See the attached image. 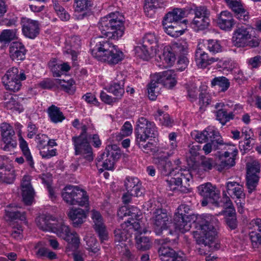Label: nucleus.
Segmentation results:
<instances>
[{
  "mask_svg": "<svg viewBox=\"0 0 261 261\" xmlns=\"http://www.w3.org/2000/svg\"><path fill=\"white\" fill-rule=\"evenodd\" d=\"M217 23L221 30L229 31L234 27L235 21L230 12L227 11H224L219 14Z\"/></svg>",
  "mask_w": 261,
  "mask_h": 261,
  "instance_id": "29",
  "label": "nucleus"
},
{
  "mask_svg": "<svg viewBox=\"0 0 261 261\" xmlns=\"http://www.w3.org/2000/svg\"><path fill=\"white\" fill-rule=\"evenodd\" d=\"M19 146L22 151L23 155L25 156L27 161L31 167H34V161L31 155L30 150L28 147L27 142L21 136L20 133L19 134Z\"/></svg>",
  "mask_w": 261,
  "mask_h": 261,
  "instance_id": "41",
  "label": "nucleus"
},
{
  "mask_svg": "<svg viewBox=\"0 0 261 261\" xmlns=\"http://www.w3.org/2000/svg\"><path fill=\"white\" fill-rule=\"evenodd\" d=\"M93 228L101 242L108 239V231L100 213L95 210L91 211Z\"/></svg>",
  "mask_w": 261,
  "mask_h": 261,
  "instance_id": "18",
  "label": "nucleus"
},
{
  "mask_svg": "<svg viewBox=\"0 0 261 261\" xmlns=\"http://www.w3.org/2000/svg\"><path fill=\"white\" fill-rule=\"evenodd\" d=\"M160 59L163 60V63L167 64V66H171L175 62V55L170 45L166 46L164 48L163 53Z\"/></svg>",
  "mask_w": 261,
  "mask_h": 261,
  "instance_id": "43",
  "label": "nucleus"
},
{
  "mask_svg": "<svg viewBox=\"0 0 261 261\" xmlns=\"http://www.w3.org/2000/svg\"><path fill=\"white\" fill-rule=\"evenodd\" d=\"M62 197L64 201L70 205L83 206L89 204L87 192L77 186H66L62 190Z\"/></svg>",
  "mask_w": 261,
  "mask_h": 261,
  "instance_id": "7",
  "label": "nucleus"
},
{
  "mask_svg": "<svg viewBox=\"0 0 261 261\" xmlns=\"http://www.w3.org/2000/svg\"><path fill=\"white\" fill-rule=\"evenodd\" d=\"M143 44L147 46L148 45H153V48L159 49V45L158 44V38L154 33H146L143 38Z\"/></svg>",
  "mask_w": 261,
  "mask_h": 261,
  "instance_id": "53",
  "label": "nucleus"
},
{
  "mask_svg": "<svg viewBox=\"0 0 261 261\" xmlns=\"http://www.w3.org/2000/svg\"><path fill=\"white\" fill-rule=\"evenodd\" d=\"M31 177L28 175L23 176L21 183L22 198L24 202L31 204L34 199V191L31 184Z\"/></svg>",
  "mask_w": 261,
  "mask_h": 261,
  "instance_id": "21",
  "label": "nucleus"
},
{
  "mask_svg": "<svg viewBox=\"0 0 261 261\" xmlns=\"http://www.w3.org/2000/svg\"><path fill=\"white\" fill-rule=\"evenodd\" d=\"M147 140V139L139 140V139L136 138V144L143 152L145 153H149L150 152H155V150H154L153 149V143L150 142H147L146 143Z\"/></svg>",
  "mask_w": 261,
  "mask_h": 261,
  "instance_id": "54",
  "label": "nucleus"
},
{
  "mask_svg": "<svg viewBox=\"0 0 261 261\" xmlns=\"http://www.w3.org/2000/svg\"><path fill=\"white\" fill-rule=\"evenodd\" d=\"M186 16V12L182 9L176 8L168 12L164 17L163 25L169 28L170 23L176 24L179 23Z\"/></svg>",
  "mask_w": 261,
  "mask_h": 261,
  "instance_id": "27",
  "label": "nucleus"
},
{
  "mask_svg": "<svg viewBox=\"0 0 261 261\" xmlns=\"http://www.w3.org/2000/svg\"><path fill=\"white\" fill-rule=\"evenodd\" d=\"M258 179V176L247 175V186L249 193L255 189Z\"/></svg>",
  "mask_w": 261,
  "mask_h": 261,
  "instance_id": "61",
  "label": "nucleus"
},
{
  "mask_svg": "<svg viewBox=\"0 0 261 261\" xmlns=\"http://www.w3.org/2000/svg\"><path fill=\"white\" fill-rule=\"evenodd\" d=\"M82 135L79 137H73L72 139L73 142L75 154H81L89 161L93 160L92 148L86 138H84L83 135L85 134L88 129L85 125L81 127Z\"/></svg>",
  "mask_w": 261,
  "mask_h": 261,
  "instance_id": "11",
  "label": "nucleus"
},
{
  "mask_svg": "<svg viewBox=\"0 0 261 261\" xmlns=\"http://www.w3.org/2000/svg\"><path fill=\"white\" fill-rule=\"evenodd\" d=\"M23 100V98L19 97L16 95L11 96L8 101L5 102V107L8 109L12 110L18 113H20L23 110L22 105L20 103Z\"/></svg>",
  "mask_w": 261,
  "mask_h": 261,
  "instance_id": "40",
  "label": "nucleus"
},
{
  "mask_svg": "<svg viewBox=\"0 0 261 261\" xmlns=\"http://www.w3.org/2000/svg\"><path fill=\"white\" fill-rule=\"evenodd\" d=\"M153 163L157 165L163 174L176 176V177H171L167 180V187L170 191L181 190L182 180L187 184L192 179V175L189 170L178 169L177 167L172 169L171 162L167 161L165 158H154Z\"/></svg>",
  "mask_w": 261,
  "mask_h": 261,
  "instance_id": "2",
  "label": "nucleus"
},
{
  "mask_svg": "<svg viewBox=\"0 0 261 261\" xmlns=\"http://www.w3.org/2000/svg\"><path fill=\"white\" fill-rule=\"evenodd\" d=\"M204 44L199 43L195 52V61L198 68H205L214 62H217L219 59L211 57L208 54L203 50Z\"/></svg>",
  "mask_w": 261,
  "mask_h": 261,
  "instance_id": "19",
  "label": "nucleus"
},
{
  "mask_svg": "<svg viewBox=\"0 0 261 261\" xmlns=\"http://www.w3.org/2000/svg\"><path fill=\"white\" fill-rule=\"evenodd\" d=\"M85 240L86 242L87 249L90 254L91 255L98 254L100 251V246L94 235L91 233L88 234L86 236Z\"/></svg>",
  "mask_w": 261,
  "mask_h": 261,
  "instance_id": "38",
  "label": "nucleus"
},
{
  "mask_svg": "<svg viewBox=\"0 0 261 261\" xmlns=\"http://www.w3.org/2000/svg\"><path fill=\"white\" fill-rule=\"evenodd\" d=\"M66 46L64 53L71 56L73 64L75 65L77 60L78 52L73 49L77 48L81 45L80 37L76 36H71L66 40Z\"/></svg>",
  "mask_w": 261,
  "mask_h": 261,
  "instance_id": "25",
  "label": "nucleus"
},
{
  "mask_svg": "<svg viewBox=\"0 0 261 261\" xmlns=\"http://www.w3.org/2000/svg\"><path fill=\"white\" fill-rule=\"evenodd\" d=\"M134 230L140 233L146 232V231L141 230L139 223L131 221L121 224L120 228L114 231L115 242L117 243L116 244V249L127 258H129L131 255L129 246L131 245L130 237Z\"/></svg>",
  "mask_w": 261,
  "mask_h": 261,
  "instance_id": "4",
  "label": "nucleus"
},
{
  "mask_svg": "<svg viewBox=\"0 0 261 261\" xmlns=\"http://www.w3.org/2000/svg\"><path fill=\"white\" fill-rule=\"evenodd\" d=\"M236 157L222 153L219 155L220 165L224 168H229L235 165Z\"/></svg>",
  "mask_w": 261,
  "mask_h": 261,
  "instance_id": "50",
  "label": "nucleus"
},
{
  "mask_svg": "<svg viewBox=\"0 0 261 261\" xmlns=\"http://www.w3.org/2000/svg\"><path fill=\"white\" fill-rule=\"evenodd\" d=\"M153 75L154 80H157L160 85L162 84L167 88H171L176 84L175 75L171 70L155 73Z\"/></svg>",
  "mask_w": 261,
  "mask_h": 261,
  "instance_id": "23",
  "label": "nucleus"
},
{
  "mask_svg": "<svg viewBox=\"0 0 261 261\" xmlns=\"http://www.w3.org/2000/svg\"><path fill=\"white\" fill-rule=\"evenodd\" d=\"M51 232L56 233L59 237L62 238L75 248L78 247L80 239L77 234L75 231L70 230L69 226L65 224L62 218H57L56 224Z\"/></svg>",
  "mask_w": 261,
  "mask_h": 261,
  "instance_id": "8",
  "label": "nucleus"
},
{
  "mask_svg": "<svg viewBox=\"0 0 261 261\" xmlns=\"http://www.w3.org/2000/svg\"><path fill=\"white\" fill-rule=\"evenodd\" d=\"M209 12L204 7L195 9V17L191 23L192 27L196 31L206 29L210 24Z\"/></svg>",
  "mask_w": 261,
  "mask_h": 261,
  "instance_id": "15",
  "label": "nucleus"
},
{
  "mask_svg": "<svg viewBox=\"0 0 261 261\" xmlns=\"http://www.w3.org/2000/svg\"><path fill=\"white\" fill-rule=\"evenodd\" d=\"M11 58L13 60L21 61L25 58L26 50L24 46L19 42H14L9 48Z\"/></svg>",
  "mask_w": 261,
  "mask_h": 261,
  "instance_id": "33",
  "label": "nucleus"
},
{
  "mask_svg": "<svg viewBox=\"0 0 261 261\" xmlns=\"http://www.w3.org/2000/svg\"><path fill=\"white\" fill-rule=\"evenodd\" d=\"M218 220L210 215H192L187 218H174V225L175 231L184 233L189 231L194 224L197 229L193 232V237L199 244L205 246L210 245L216 236V228Z\"/></svg>",
  "mask_w": 261,
  "mask_h": 261,
  "instance_id": "1",
  "label": "nucleus"
},
{
  "mask_svg": "<svg viewBox=\"0 0 261 261\" xmlns=\"http://www.w3.org/2000/svg\"><path fill=\"white\" fill-rule=\"evenodd\" d=\"M227 192L232 198H237L236 201L238 206V212L240 214L244 213L245 194L243 187L235 181H228L226 183Z\"/></svg>",
  "mask_w": 261,
  "mask_h": 261,
  "instance_id": "13",
  "label": "nucleus"
},
{
  "mask_svg": "<svg viewBox=\"0 0 261 261\" xmlns=\"http://www.w3.org/2000/svg\"><path fill=\"white\" fill-rule=\"evenodd\" d=\"M189 210L188 206L185 204L180 205L175 213L174 218H187V217H190L191 215H187Z\"/></svg>",
  "mask_w": 261,
  "mask_h": 261,
  "instance_id": "60",
  "label": "nucleus"
},
{
  "mask_svg": "<svg viewBox=\"0 0 261 261\" xmlns=\"http://www.w3.org/2000/svg\"><path fill=\"white\" fill-rule=\"evenodd\" d=\"M36 141L40 151L42 150L47 145L48 137L44 134L38 135L36 137Z\"/></svg>",
  "mask_w": 261,
  "mask_h": 261,
  "instance_id": "62",
  "label": "nucleus"
},
{
  "mask_svg": "<svg viewBox=\"0 0 261 261\" xmlns=\"http://www.w3.org/2000/svg\"><path fill=\"white\" fill-rule=\"evenodd\" d=\"M57 218L49 214H42L36 219V223L39 229L51 232Z\"/></svg>",
  "mask_w": 261,
  "mask_h": 261,
  "instance_id": "26",
  "label": "nucleus"
},
{
  "mask_svg": "<svg viewBox=\"0 0 261 261\" xmlns=\"http://www.w3.org/2000/svg\"><path fill=\"white\" fill-rule=\"evenodd\" d=\"M232 113H227L224 109H219L216 112L217 119L222 124L224 125L227 122L233 118Z\"/></svg>",
  "mask_w": 261,
  "mask_h": 261,
  "instance_id": "48",
  "label": "nucleus"
},
{
  "mask_svg": "<svg viewBox=\"0 0 261 261\" xmlns=\"http://www.w3.org/2000/svg\"><path fill=\"white\" fill-rule=\"evenodd\" d=\"M154 80V76L152 75L151 77V81L148 85V97L152 100L156 99L161 89L159 83L157 80Z\"/></svg>",
  "mask_w": 261,
  "mask_h": 261,
  "instance_id": "44",
  "label": "nucleus"
},
{
  "mask_svg": "<svg viewBox=\"0 0 261 261\" xmlns=\"http://www.w3.org/2000/svg\"><path fill=\"white\" fill-rule=\"evenodd\" d=\"M92 55L98 60L107 62L110 64H117L123 58V53L106 40L97 42L92 50Z\"/></svg>",
  "mask_w": 261,
  "mask_h": 261,
  "instance_id": "5",
  "label": "nucleus"
},
{
  "mask_svg": "<svg viewBox=\"0 0 261 261\" xmlns=\"http://www.w3.org/2000/svg\"><path fill=\"white\" fill-rule=\"evenodd\" d=\"M170 46L172 47V50L174 54L177 53L185 56L188 53V44L185 41L174 42Z\"/></svg>",
  "mask_w": 261,
  "mask_h": 261,
  "instance_id": "46",
  "label": "nucleus"
},
{
  "mask_svg": "<svg viewBox=\"0 0 261 261\" xmlns=\"http://www.w3.org/2000/svg\"><path fill=\"white\" fill-rule=\"evenodd\" d=\"M199 194L204 198L214 200V201L219 198V191L211 183L207 182L198 187Z\"/></svg>",
  "mask_w": 261,
  "mask_h": 261,
  "instance_id": "28",
  "label": "nucleus"
},
{
  "mask_svg": "<svg viewBox=\"0 0 261 261\" xmlns=\"http://www.w3.org/2000/svg\"><path fill=\"white\" fill-rule=\"evenodd\" d=\"M127 212L128 216H130V217L129 218L126 222H128V221H131L132 222H136L140 224L138 222L141 213L137 207L132 206L128 207V211Z\"/></svg>",
  "mask_w": 261,
  "mask_h": 261,
  "instance_id": "59",
  "label": "nucleus"
},
{
  "mask_svg": "<svg viewBox=\"0 0 261 261\" xmlns=\"http://www.w3.org/2000/svg\"><path fill=\"white\" fill-rule=\"evenodd\" d=\"M22 31L24 35L30 39H34L39 33V23L37 21L23 17L21 20Z\"/></svg>",
  "mask_w": 261,
  "mask_h": 261,
  "instance_id": "20",
  "label": "nucleus"
},
{
  "mask_svg": "<svg viewBox=\"0 0 261 261\" xmlns=\"http://www.w3.org/2000/svg\"><path fill=\"white\" fill-rule=\"evenodd\" d=\"M250 238L253 248H257L261 244V234L254 231L250 233Z\"/></svg>",
  "mask_w": 261,
  "mask_h": 261,
  "instance_id": "63",
  "label": "nucleus"
},
{
  "mask_svg": "<svg viewBox=\"0 0 261 261\" xmlns=\"http://www.w3.org/2000/svg\"><path fill=\"white\" fill-rule=\"evenodd\" d=\"M119 153L113 150L111 147L109 146L100 156L97 159V166L102 167L100 170H112L114 168L115 160L119 157Z\"/></svg>",
  "mask_w": 261,
  "mask_h": 261,
  "instance_id": "14",
  "label": "nucleus"
},
{
  "mask_svg": "<svg viewBox=\"0 0 261 261\" xmlns=\"http://www.w3.org/2000/svg\"><path fill=\"white\" fill-rule=\"evenodd\" d=\"M98 27L102 37L118 40L124 33V17L118 12L111 13L100 19Z\"/></svg>",
  "mask_w": 261,
  "mask_h": 261,
  "instance_id": "3",
  "label": "nucleus"
},
{
  "mask_svg": "<svg viewBox=\"0 0 261 261\" xmlns=\"http://www.w3.org/2000/svg\"><path fill=\"white\" fill-rule=\"evenodd\" d=\"M227 199H228V201L226 202L227 210L226 211L225 221L231 229H234L237 226L236 211L229 198L227 197Z\"/></svg>",
  "mask_w": 261,
  "mask_h": 261,
  "instance_id": "36",
  "label": "nucleus"
},
{
  "mask_svg": "<svg viewBox=\"0 0 261 261\" xmlns=\"http://www.w3.org/2000/svg\"><path fill=\"white\" fill-rule=\"evenodd\" d=\"M125 189L128 192H134V196L139 197L143 194V189L139 179L135 177L127 176L124 181Z\"/></svg>",
  "mask_w": 261,
  "mask_h": 261,
  "instance_id": "31",
  "label": "nucleus"
},
{
  "mask_svg": "<svg viewBox=\"0 0 261 261\" xmlns=\"http://www.w3.org/2000/svg\"><path fill=\"white\" fill-rule=\"evenodd\" d=\"M215 162L213 159L202 155L201 156L200 167L204 171L211 170L215 166Z\"/></svg>",
  "mask_w": 261,
  "mask_h": 261,
  "instance_id": "57",
  "label": "nucleus"
},
{
  "mask_svg": "<svg viewBox=\"0 0 261 261\" xmlns=\"http://www.w3.org/2000/svg\"><path fill=\"white\" fill-rule=\"evenodd\" d=\"M179 23H177L176 24L170 23V26L169 28L163 26L165 32L173 37H178L182 35L185 32V30L180 28Z\"/></svg>",
  "mask_w": 261,
  "mask_h": 261,
  "instance_id": "45",
  "label": "nucleus"
},
{
  "mask_svg": "<svg viewBox=\"0 0 261 261\" xmlns=\"http://www.w3.org/2000/svg\"><path fill=\"white\" fill-rule=\"evenodd\" d=\"M228 6L236 14V17L242 22L247 21L250 17L248 12L244 8L241 0H225Z\"/></svg>",
  "mask_w": 261,
  "mask_h": 261,
  "instance_id": "22",
  "label": "nucleus"
},
{
  "mask_svg": "<svg viewBox=\"0 0 261 261\" xmlns=\"http://www.w3.org/2000/svg\"><path fill=\"white\" fill-rule=\"evenodd\" d=\"M214 138H222L219 133L213 127H208L201 132H197L194 136L195 140L199 143H203Z\"/></svg>",
  "mask_w": 261,
  "mask_h": 261,
  "instance_id": "30",
  "label": "nucleus"
},
{
  "mask_svg": "<svg viewBox=\"0 0 261 261\" xmlns=\"http://www.w3.org/2000/svg\"><path fill=\"white\" fill-rule=\"evenodd\" d=\"M47 112L51 121L54 123L61 122L65 118L60 108L54 105L47 109Z\"/></svg>",
  "mask_w": 261,
  "mask_h": 261,
  "instance_id": "39",
  "label": "nucleus"
},
{
  "mask_svg": "<svg viewBox=\"0 0 261 261\" xmlns=\"http://www.w3.org/2000/svg\"><path fill=\"white\" fill-rule=\"evenodd\" d=\"M158 119L161 123L166 126H171L173 121L171 119L169 115L167 113H164L162 110H158Z\"/></svg>",
  "mask_w": 261,
  "mask_h": 261,
  "instance_id": "58",
  "label": "nucleus"
},
{
  "mask_svg": "<svg viewBox=\"0 0 261 261\" xmlns=\"http://www.w3.org/2000/svg\"><path fill=\"white\" fill-rule=\"evenodd\" d=\"M205 45L207 49L214 54L218 53L222 51V46L219 41L214 39L206 40Z\"/></svg>",
  "mask_w": 261,
  "mask_h": 261,
  "instance_id": "55",
  "label": "nucleus"
},
{
  "mask_svg": "<svg viewBox=\"0 0 261 261\" xmlns=\"http://www.w3.org/2000/svg\"><path fill=\"white\" fill-rule=\"evenodd\" d=\"M212 87L218 86L223 91H225L229 88L230 84L228 80L224 76H219L213 79L211 81Z\"/></svg>",
  "mask_w": 261,
  "mask_h": 261,
  "instance_id": "47",
  "label": "nucleus"
},
{
  "mask_svg": "<svg viewBox=\"0 0 261 261\" xmlns=\"http://www.w3.org/2000/svg\"><path fill=\"white\" fill-rule=\"evenodd\" d=\"M221 138H214L210 140V142L206 143L202 148V150L205 154L211 153L213 150H216L218 148V144H222Z\"/></svg>",
  "mask_w": 261,
  "mask_h": 261,
  "instance_id": "49",
  "label": "nucleus"
},
{
  "mask_svg": "<svg viewBox=\"0 0 261 261\" xmlns=\"http://www.w3.org/2000/svg\"><path fill=\"white\" fill-rule=\"evenodd\" d=\"M151 221L153 224L155 232L159 235L162 231L169 227L171 219L167 215L166 210L158 208L153 213Z\"/></svg>",
  "mask_w": 261,
  "mask_h": 261,
  "instance_id": "12",
  "label": "nucleus"
},
{
  "mask_svg": "<svg viewBox=\"0 0 261 261\" xmlns=\"http://www.w3.org/2000/svg\"><path fill=\"white\" fill-rule=\"evenodd\" d=\"M48 67L54 76L60 77L64 72L69 71L70 66L68 63H62L56 59H53L48 63Z\"/></svg>",
  "mask_w": 261,
  "mask_h": 261,
  "instance_id": "32",
  "label": "nucleus"
},
{
  "mask_svg": "<svg viewBox=\"0 0 261 261\" xmlns=\"http://www.w3.org/2000/svg\"><path fill=\"white\" fill-rule=\"evenodd\" d=\"M1 131L2 137V141L4 146L2 145V148L5 151H10L11 149L14 148L17 146V143L13 139L15 132L12 127L7 123L1 124Z\"/></svg>",
  "mask_w": 261,
  "mask_h": 261,
  "instance_id": "17",
  "label": "nucleus"
},
{
  "mask_svg": "<svg viewBox=\"0 0 261 261\" xmlns=\"http://www.w3.org/2000/svg\"><path fill=\"white\" fill-rule=\"evenodd\" d=\"M25 75L23 70L17 68L9 69L3 77L2 80L5 88L11 91H18L21 87V81L25 80Z\"/></svg>",
  "mask_w": 261,
  "mask_h": 261,
  "instance_id": "9",
  "label": "nucleus"
},
{
  "mask_svg": "<svg viewBox=\"0 0 261 261\" xmlns=\"http://www.w3.org/2000/svg\"><path fill=\"white\" fill-rule=\"evenodd\" d=\"M247 175L258 176L257 173L260 171L259 164L257 161H253L247 164Z\"/></svg>",
  "mask_w": 261,
  "mask_h": 261,
  "instance_id": "56",
  "label": "nucleus"
},
{
  "mask_svg": "<svg viewBox=\"0 0 261 261\" xmlns=\"http://www.w3.org/2000/svg\"><path fill=\"white\" fill-rule=\"evenodd\" d=\"M17 29H6L3 30L0 34V43L7 44L11 41L17 39Z\"/></svg>",
  "mask_w": 261,
  "mask_h": 261,
  "instance_id": "42",
  "label": "nucleus"
},
{
  "mask_svg": "<svg viewBox=\"0 0 261 261\" xmlns=\"http://www.w3.org/2000/svg\"><path fill=\"white\" fill-rule=\"evenodd\" d=\"M248 66L251 68L258 67L261 64V57L256 56L248 59L247 61Z\"/></svg>",
  "mask_w": 261,
  "mask_h": 261,
  "instance_id": "64",
  "label": "nucleus"
},
{
  "mask_svg": "<svg viewBox=\"0 0 261 261\" xmlns=\"http://www.w3.org/2000/svg\"><path fill=\"white\" fill-rule=\"evenodd\" d=\"M158 133L155 124L148 121L143 117H140L137 121V127L135 129L136 138L139 140L155 138Z\"/></svg>",
  "mask_w": 261,
  "mask_h": 261,
  "instance_id": "10",
  "label": "nucleus"
},
{
  "mask_svg": "<svg viewBox=\"0 0 261 261\" xmlns=\"http://www.w3.org/2000/svg\"><path fill=\"white\" fill-rule=\"evenodd\" d=\"M147 47L148 46H146L143 44L135 47L134 50L136 56L143 60H148L151 58V56L158 54L159 49L156 48H153V46H151V50L149 51Z\"/></svg>",
  "mask_w": 261,
  "mask_h": 261,
  "instance_id": "34",
  "label": "nucleus"
},
{
  "mask_svg": "<svg viewBox=\"0 0 261 261\" xmlns=\"http://www.w3.org/2000/svg\"><path fill=\"white\" fill-rule=\"evenodd\" d=\"M75 11L83 12L77 17L79 19H82L87 15V11L92 5V0H74Z\"/></svg>",
  "mask_w": 261,
  "mask_h": 261,
  "instance_id": "37",
  "label": "nucleus"
},
{
  "mask_svg": "<svg viewBox=\"0 0 261 261\" xmlns=\"http://www.w3.org/2000/svg\"><path fill=\"white\" fill-rule=\"evenodd\" d=\"M53 1L54 9L60 19L62 21H68L69 20L70 16L65 9L58 3L55 2L54 0Z\"/></svg>",
  "mask_w": 261,
  "mask_h": 261,
  "instance_id": "52",
  "label": "nucleus"
},
{
  "mask_svg": "<svg viewBox=\"0 0 261 261\" xmlns=\"http://www.w3.org/2000/svg\"><path fill=\"white\" fill-rule=\"evenodd\" d=\"M67 215L69 219L72 220L74 226L82 224L87 217L85 211L80 208H71Z\"/></svg>",
  "mask_w": 261,
  "mask_h": 261,
  "instance_id": "35",
  "label": "nucleus"
},
{
  "mask_svg": "<svg viewBox=\"0 0 261 261\" xmlns=\"http://www.w3.org/2000/svg\"><path fill=\"white\" fill-rule=\"evenodd\" d=\"M151 245L148 238L144 236L136 237V246L139 250H146L150 248Z\"/></svg>",
  "mask_w": 261,
  "mask_h": 261,
  "instance_id": "51",
  "label": "nucleus"
},
{
  "mask_svg": "<svg viewBox=\"0 0 261 261\" xmlns=\"http://www.w3.org/2000/svg\"><path fill=\"white\" fill-rule=\"evenodd\" d=\"M124 79L122 74H118L117 77L113 81L106 89L108 92L111 93L116 96L117 98H120L124 93Z\"/></svg>",
  "mask_w": 261,
  "mask_h": 261,
  "instance_id": "24",
  "label": "nucleus"
},
{
  "mask_svg": "<svg viewBox=\"0 0 261 261\" xmlns=\"http://www.w3.org/2000/svg\"><path fill=\"white\" fill-rule=\"evenodd\" d=\"M254 29L251 27H238L233 32L232 42L237 47H256L259 46L260 40L252 35Z\"/></svg>",
  "mask_w": 261,
  "mask_h": 261,
  "instance_id": "6",
  "label": "nucleus"
},
{
  "mask_svg": "<svg viewBox=\"0 0 261 261\" xmlns=\"http://www.w3.org/2000/svg\"><path fill=\"white\" fill-rule=\"evenodd\" d=\"M161 246L159 249V254L162 261H184L185 256L178 254L169 246V241L167 239L162 240Z\"/></svg>",
  "mask_w": 261,
  "mask_h": 261,
  "instance_id": "16",
  "label": "nucleus"
}]
</instances>
